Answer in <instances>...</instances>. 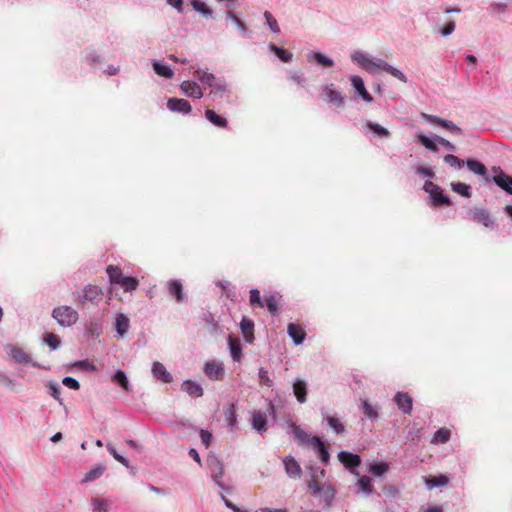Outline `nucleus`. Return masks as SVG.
Returning <instances> with one entry per match:
<instances>
[{"mask_svg":"<svg viewBox=\"0 0 512 512\" xmlns=\"http://www.w3.org/2000/svg\"><path fill=\"white\" fill-rule=\"evenodd\" d=\"M495 183L508 194H512V177L500 173L499 175L494 176Z\"/></svg>","mask_w":512,"mask_h":512,"instance_id":"obj_43","label":"nucleus"},{"mask_svg":"<svg viewBox=\"0 0 512 512\" xmlns=\"http://www.w3.org/2000/svg\"><path fill=\"white\" fill-rule=\"evenodd\" d=\"M166 288L170 296L177 303H182L187 299V295L183 290V283L180 279H171L166 282Z\"/></svg>","mask_w":512,"mask_h":512,"instance_id":"obj_12","label":"nucleus"},{"mask_svg":"<svg viewBox=\"0 0 512 512\" xmlns=\"http://www.w3.org/2000/svg\"><path fill=\"white\" fill-rule=\"evenodd\" d=\"M44 342L49 346L51 350H57L61 345L60 338L53 333H46L44 335Z\"/></svg>","mask_w":512,"mask_h":512,"instance_id":"obj_56","label":"nucleus"},{"mask_svg":"<svg viewBox=\"0 0 512 512\" xmlns=\"http://www.w3.org/2000/svg\"><path fill=\"white\" fill-rule=\"evenodd\" d=\"M293 394L295 395L297 401L300 404H303L307 401L308 394V385L306 381L303 379L297 378L294 380L292 384Z\"/></svg>","mask_w":512,"mask_h":512,"instance_id":"obj_26","label":"nucleus"},{"mask_svg":"<svg viewBox=\"0 0 512 512\" xmlns=\"http://www.w3.org/2000/svg\"><path fill=\"white\" fill-rule=\"evenodd\" d=\"M308 488L312 490V494L315 497H320L327 507L333 505L336 491L331 484H319L317 481L311 480L308 482Z\"/></svg>","mask_w":512,"mask_h":512,"instance_id":"obj_6","label":"nucleus"},{"mask_svg":"<svg viewBox=\"0 0 512 512\" xmlns=\"http://www.w3.org/2000/svg\"><path fill=\"white\" fill-rule=\"evenodd\" d=\"M130 328V319L124 313H117L115 315V330L119 338H124Z\"/></svg>","mask_w":512,"mask_h":512,"instance_id":"obj_25","label":"nucleus"},{"mask_svg":"<svg viewBox=\"0 0 512 512\" xmlns=\"http://www.w3.org/2000/svg\"><path fill=\"white\" fill-rule=\"evenodd\" d=\"M203 372L210 380H222L225 375L224 364L216 360L207 361L203 366Z\"/></svg>","mask_w":512,"mask_h":512,"instance_id":"obj_9","label":"nucleus"},{"mask_svg":"<svg viewBox=\"0 0 512 512\" xmlns=\"http://www.w3.org/2000/svg\"><path fill=\"white\" fill-rule=\"evenodd\" d=\"M181 390L193 398L202 397L204 394L202 386L198 382L191 379H186L182 382Z\"/></svg>","mask_w":512,"mask_h":512,"instance_id":"obj_24","label":"nucleus"},{"mask_svg":"<svg viewBox=\"0 0 512 512\" xmlns=\"http://www.w3.org/2000/svg\"><path fill=\"white\" fill-rule=\"evenodd\" d=\"M364 128L372 132L376 137L381 139H387L390 137V132L387 128L381 126L378 123L367 121Z\"/></svg>","mask_w":512,"mask_h":512,"instance_id":"obj_35","label":"nucleus"},{"mask_svg":"<svg viewBox=\"0 0 512 512\" xmlns=\"http://www.w3.org/2000/svg\"><path fill=\"white\" fill-rule=\"evenodd\" d=\"M267 47L270 52L274 53L275 56L284 63L290 62L293 58V54L291 52L275 45L274 43H269Z\"/></svg>","mask_w":512,"mask_h":512,"instance_id":"obj_38","label":"nucleus"},{"mask_svg":"<svg viewBox=\"0 0 512 512\" xmlns=\"http://www.w3.org/2000/svg\"><path fill=\"white\" fill-rule=\"evenodd\" d=\"M102 331V326L100 323L92 322L86 326V332L92 337H99Z\"/></svg>","mask_w":512,"mask_h":512,"instance_id":"obj_63","label":"nucleus"},{"mask_svg":"<svg viewBox=\"0 0 512 512\" xmlns=\"http://www.w3.org/2000/svg\"><path fill=\"white\" fill-rule=\"evenodd\" d=\"M389 464L383 461H373L368 465V471L374 476L381 477L389 471Z\"/></svg>","mask_w":512,"mask_h":512,"instance_id":"obj_39","label":"nucleus"},{"mask_svg":"<svg viewBox=\"0 0 512 512\" xmlns=\"http://www.w3.org/2000/svg\"><path fill=\"white\" fill-rule=\"evenodd\" d=\"M205 118L214 126L219 128H227L228 121L225 117L218 115L214 110L207 108L205 110Z\"/></svg>","mask_w":512,"mask_h":512,"instance_id":"obj_33","label":"nucleus"},{"mask_svg":"<svg viewBox=\"0 0 512 512\" xmlns=\"http://www.w3.org/2000/svg\"><path fill=\"white\" fill-rule=\"evenodd\" d=\"M351 59L370 74H376L378 70H383L403 83L408 81L407 76L400 69L381 58L369 57L363 51H354L351 54Z\"/></svg>","mask_w":512,"mask_h":512,"instance_id":"obj_1","label":"nucleus"},{"mask_svg":"<svg viewBox=\"0 0 512 512\" xmlns=\"http://www.w3.org/2000/svg\"><path fill=\"white\" fill-rule=\"evenodd\" d=\"M151 372L153 377L165 384L171 383L173 381L172 374L167 371L166 367L158 361H154L152 363Z\"/></svg>","mask_w":512,"mask_h":512,"instance_id":"obj_17","label":"nucleus"},{"mask_svg":"<svg viewBox=\"0 0 512 512\" xmlns=\"http://www.w3.org/2000/svg\"><path fill=\"white\" fill-rule=\"evenodd\" d=\"M118 285L125 292H131L137 289L139 285V280L133 276H124L123 278H121V281L118 283Z\"/></svg>","mask_w":512,"mask_h":512,"instance_id":"obj_44","label":"nucleus"},{"mask_svg":"<svg viewBox=\"0 0 512 512\" xmlns=\"http://www.w3.org/2000/svg\"><path fill=\"white\" fill-rule=\"evenodd\" d=\"M258 378L262 385H265L267 387L273 386V381L271 380L269 376L268 370H266L264 367H261L258 371Z\"/></svg>","mask_w":512,"mask_h":512,"instance_id":"obj_59","label":"nucleus"},{"mask_svg":"<svg viewBox=\"0 0 512 512\" xmlns=\"http://www.w3.org/2000/svg\"><path fill=\"white\" fill-rule=\"evenodd\" d=\"M394 402L403 414L409 415L411 413L413 408V399L408 393L397 392L394 396Z\"/></svg>","mask_w":512,"mask_h":512,"instance_id":"obj_19","label":"nucleus"},{"mask_svg":"<svg viewBox=\"0 0 512 512\" xmlns=\"http://www.w3.org/2000/svg\"><path fill=\"white\" fill-rule=\"evenodd\" d=\"M106 448L108 450V452L112 455V457L118 461L119 463H121L122 465H124L126 468H129L130 467V462L129 460L122 456L121 454H119L117 452V450L115 449V447L111 444V443H107L106 444Z\"/></svg>","mask_w":512,"mask_h":512,"instance_id":"obj_54","label":"nucleus"},{"mask_svg":"<svg viewBox=\"0 0 512 512\" xmlns=\"http://www.w3.org/2000/svg\"><path fill=\"white\" fill-rule=\"evenodd\" d=\"M357 486L358 490L367 496L372 495L375 492L372 485V479L369 476H359Z\"/></svg>","mask_w":512,"mask_h":512,"instance_id":"obj_42","label":"nucleus"},{"mask_svg":"<svg viewBox=\"0 0 512 512\" xmlns=\"http://www.w3.org/2000/svg\"><path fill=\"white\" fill-rule=\"evenodd\" d=\"M52 317L60 326L71 327L78 321L79 314L71 306L63 305L53 309Z\"/></svg>","mask_w":512,"mask_h":512,"instance_id":"obj_5","label":"nucleus"},{"mask_svg":"<svg viewBox=\"0 0 512 512\" xmlns=\"http://www.w3.org/2000/svg\"><path fill=\"white\" fill-rule=\"evenodd\" d=\"M351 85L353 86L355 93L362 98L364 102L371 103L373 101V97L367 91L365 87V83L363 79L358 75H353L350 78Z\"/></svg>","mask_w":512,"mask_h":512,"instance_id":"obj_16","label":"nucleus"},{"mask_svg":"<svg viewBox=\"0 0 512 512\" xmlns=\"http://www.w3.org/2000/svg\"><path fill=\"white\" fill-rule=\"evenodd\" d=\"M251 425L252 428L259 434L266 432L268 429L266 413L261 411H253L251 414Z\"/></svg>","mask_w":512,"mask_h":512,"instance_id":"obj_23","label":"nucleus"},{"mask_svg":"<svg viewBox=\"0 0 512 512\" xmlns=\"http://www.w3.org/2000/svg\"><path fill=\"white\" fill-rule=\"evenodd\" d=\"M264 307H266L271 315H276L278 313V304L279 301L277 297L273 294L266 295L264 298Z\"/></svg>","mask_w":512,"mask_h":512,"instance_id":"obj_49","label":"nucleus"},{"mask_svg":"<svg viewBox=\"0 0 512 512\" xmlns=\"http://www.w3.org/2000/svg\"><path fill=\"white\" fill-rule=\"evenodd\" d=\"M322 417L326 421L327 425L337 434L342 435L345 431L344 424L336 417L322 412Z\"/></svg>","mask_w":512,"mask_h":512,"instance_id":"obj_34","label":"nucleus"},{"mask_svg":"<svg viewBox=\"0 0 512 512\" xmlns=\"http://www.w3.org/2000/svg\"><path fill=\"white\" fill-rule=\"evenodd\" d=\"M338 460L351 474L359 476L358 468L361 465L360 455L342 450L338 453Z\"/></svg>","mask_w":512,"mask_h":512,"instance_id":"obj_8","label":"nucleus"},{"mask_svg":"<svg viewBox=\"0 0 512 512\" xmlns=\"http://www.w3.org/2000/svg\"><path fill=\"white\" fill-rule=\"evenodd\" d=\"M103 291L100 287L92 284H88L83 288L82 294L79 295V301L81 304L86 302L98 303L102 300Z\"/></svg>","mask_w":512,"mask_h":512,"instance_id":"obj_11","label":"nucleus"},{"mask_svg":"<svg viewBox=\"0 0 512 512\" xmlns=\"http://www.w3.org/2000/svg\"><path fill=\"white\" fill-rule=\"evenodd\" d=\"M193 9L207 19L214 18L213 10L201 0H190Z\"/></svg>","mask_w":512,"mask_h":512,"instance_id":"obj_37","label":"nucleus"},{"mask_svg":"<svg viewBox=\"0 0 512 512\" xmlns=\"http://www.w3.org/2000/svg\"><path fill=\"white\" fill-rule=\"evenodd\" d=\"M167 108L175 113L189 114L192 107L186 99L183 98H169L167 100Z\"/></svg>","mask_w":512,"mask_h":512,"instance_id":"obj_18","label":"nucleus"},{"mask_svg":"<svg viewBox=\"0 0 512 512\" xmlns=\"http://www.w3.org/2000/svg\"><path fill=\"white\" fill-rule=\"evenodd\" d=\"M362 412L364 415L372 421H376L378 419V410L373 407L368 400H364L361 405Z\"/></svg>","mask_w":512,"mask_h":512,"instance_id":"obj_51","label":"nucleus"},{"mask_svg":"<svg viewBox=\"0 0 512 512\" xmlns=\"http://www.w3.org/2000/svg\"><path fill=\"white\" fill-rule=\"evenodd\" d=\"M180 89L187 97L194 99H201L203 97L202 89L195 81H183L180 84Z\"/></svg>","mask_w":512,"mask_h":512,"instance_id":"obj_22","label":"nucleus"},{"mask_svg":"<svg viewBox=\"0 0 512 512\" xmlns=\"http://www.w3.org/2000/svg\"><path fill=\"white\" fill-rule=\"evenodd\" d=\"M415 173L423 178H428V180L435 178V171L427 165H417L414 167Z\"/></svg>","mask_w":512,"mask_h":512,"instance_id":"obj_53","label":"nucleus"},{"mask_svg":"<svg viewBox=\"0 0 512 512\" xmlns=\"http://www.w3.org/2000/svg\"><path fill=\"white\" fill-rule=\"evenodd\" d=\"M416 138L421 145L432 152L439 150L438 145H442L448 151H456V146L452 142L436 134L426 136L423 133H419L416 135Z\"/></svg>","mask_w":512,"mask_h":512,"instance_id":"obj_4","label":"nucleus"},{"mask_svg":"<svg viewBox=\"0 0 512 512\" xmlns=\"http://www.w3.org/2000/svg\"><path fill=\"white\" fill-rule=\"evenodd\" d=\"M106 273L108 275L109 281L111 284H117L121 281L125 275L123 274L121 268L114 265H109L106 268Z\"/></svg>","mask_w":512,"mask_h":512,"instance_id":"obj_45","label":"nucleus"},{"mask_svg":"<svg viewBox=\"0 0 512 512\" xmlns=\"http://www.w3.org/2000/svg\"><path fill=\"white\" fill-rule=\"evenodd\" d=\"M207 467L210 471L212 480L221 490H228L229 488L224 485L221 478L224 475L223 462L214 454H209L206 459Z\"/></svg>","mask_w":512,"mask_h":512,"instance_id":"obj_7","label":"nucleus"},{"mask_svg":"<svg viewBox=\"0 0 512 512\" xmlns=\"http://www.w3.org/2000/svg\"><path fill=\"white\" fill-rule=\"evenodd\" d=\"M451 438V431L448 428L438 429L432 436L431 443L434 445L446 444Z\"/></svg>","mask_w":512,"mask_h":512,"instance_id":"obj_41","label":"nucleus"},{"mask_svg":"<svg viewBox=\"0 0 512 512\" xmlns=\"http://www.w3.org/2000/svg\"><path fill=\"white\" fill-rule=\"evenodd\" d=\"M104 472H105V466L97 465L84 475V477L82 479V483H88V482L94 481V480L100 478Z\"/></svg>","mask_w":512,"mask_h":512,"instance_id":"obj_46","label":"nucleus"},{"mask_svg":"<svg viewBox=\"0 0 512 512\" xmlns=\"http://www.w3.org/2000/svg\"><path fill=\"white\" fill-rule=\"evenodd\" d=\"M49 394L59 402L61 406H64L63 399L61 398V387L56 381H49L47 384Z\"/></svg>","mask_w":512,"mask_h":512,"instance_id":"obj_50","label":"nucleus"},{"mask_svg":"<svg viewBox=\"0 0 512 512\" xmlns=\"http://www.w3.org/2000/svg\"><path fill=\"white\" fill-rule=\"evenodd\" d=\"M111 380L121 387L123 390L129 392L131 390V385L129 383L128 377L122 369H117L111 377Z\"/></svg>","mask_w":512,"mask_h":512,"instance_id":"obj_36","label":"nucleus"},{"mask_svg":"<svg viewBox=\"0 0 512 512\" xmlns=\"http://www.w3.org/2000/svg\"><path fill=\"white\" fill-rule=\"evenodd\" d=\"M194 76L199 80V82L208 87H212L214 83L218 80V78L207 69L197 68L194 71Z\"/></svg>","mask_w":512,"mask_h":512,"instance_id":"obj_29","label":"nucleus"},{"mask_svg":"<svg viewBox=\"0 0 512 512\" xmlns=\"http://www.w3.org/2000/svg\"><path fill=\"white\" fill-rule=\"evenodd\" d=\"M240 329L242 331V334H243L245 340L251 344L254 341V322H253V320H251L245 316L242 317L241 322H240Z\"/></svg>","mask_w":512,"mask_h":512,"instance_id":"obj_30","label":"nucleus"},{"mask_svg":"<svg viewBox=\"0 0 512 512\" xmlns=\"http://www.w3.org/2000/svg\"><path fill=\"white\" fill-rule=\"evenodd\" d=\"M307 60L309 62H315L318 65L322 66L323 68H330L334 66V60L331 57L319 51H310L307 54Z\"/></svg>","mask_w":512,"mask_h":512,"instance_id":"obj_27","label":"nucleus"},{"mask_svg":"<svg viewBox=\"0 0 512 512\" xmlns=\"http://www.w3.org/2000/svg\"><path fill=\"white\" fill-rule=\"evenodd\" d=\"M249 301H250V304L253 306L257 305L260 308L264 307V302H263L264 300H262L260 291L257 288H252L250 290Z\"/></svg>","mask_w":512,"mask_h":512,"instance_id":"obj_57","label":"nucleus"},{"mask_svg":"<svg viewBox=\"0 0 512 512\" xmlns=\"http://www.w3.org/2000/svg\"><path fill=\"white\" fill-rule=\"evenodd\" d=\"M321 97L328 103L334 104L336 107L344 106V97L341 92L335 89L334 84L324 85L321 88Z\"/></svg>","mask_w":512,"mask_h":512,"instance_id":"obj_10","label":"nucleus"},{"mask_svg":"<svg viewBox=\"0 0 512 512\" xmlns=\"http://www.w3.org/2000/svg\"><path fill=\"white\" fill-rule=\"evenodd\" d=\"M228 348L234 362H239L242 358V345L238 338L228 337Z\"/></svg>","mask_w":512,"mask_h":512,"instance_id":"obj_32","label":"nucleus"},{"mask_svg":"<svg viewBox=\"0 0 512 512\" xmlns=\"http://www.w3.org/2000/svg\"><path fill=\"white\" fill-rule=\"evenodd\" d=\"M92 509L93 512H108L109 505L107 501L95 498L92 501Z\"/></svg>","mask_w":512,"mask_h":512,"instance_id":"obj_60","label":"nucleus"},{"mask_svg":"<svg viewBox=\"0 0 512 512\" xmlns=\"http://www.w3.org/2000/svg\"><path fill=\"white\" fill-rule=\"evenodd\" d=\"M456 24L454 20L446 21L445 24L439 29V33L443 37L451 35L455 30Z\"/></svg>","mask_w":512,"mask_h":512,"instance_id":"obj_62","label":"nucleus"},{"mask_svg":"<svg viewBox=\"0 0 512 512\" xmlns=\"http://www.w3.org/2000/svg\"><path fill=\"white\" fill-rule=\"evenodd\" d=\"M291 79L299 86L305 87L307 80L304 77V73L301 71H293L290 73Z\"/></svg>","mask_w":512,"mask_h":512,"instance_id":"obj_64","label":"nucleus"},{"mask_svg":"<svg viewBox=\"0 0 512 512\" xmlns=\"http://www.w3.org/2000/svg\"><path fill=\"white\" fill-rule=\"evenodd\" d=\"M264 18H265L266 24L268 25L271 32H273L275 34H279L281 32V29H280V26H279L277 20L269 11L264 12Z\"/></svg>","mask_w":512,"mask_h":512,"instance_id":"obj_55","label":"nucleus"},{"mask_svg":"<svg viewBox=\"0 0 512 512\" xmlns=\"http://www.w3.org/2000/svg\"><path fill=\"white\" fill-rule=\"evenodd\" d=\"M225 420L229 428L232 430L237 425L236 405L231 403L224 412Z\"/></svg>","mask_w":512,"mask_h":512,"instance_id":"obj_47","label":"nucleus"},{"mask_svg":"<svg viewBox=\"0 0 512 512\" xmlns=\"http://www.w3.org/2000/svg\"><path fill=\"white\" fill-rule=\"evenodd\" d=\"M211 88L213 89L208 94V97H210L213 101L228 97L230 94V89L228 88L225 80L221 78H218V80Z\"/></svg>","mask_w":512,"mask_h":512,"instance_id":"obj_20","label":"nucleus"},{"mask_svg":"<svg viewBox=\"0 0 512 512\" xmlns=\"http://www.w3.org/2000/svg\"><path fill=\"white\" fill-rule=\"evenodd\" d=\"M444 162L455 170H460L464 167L465 161L455 156L454 154H447L443 157Z\"/></svg>","mask_w":512,"mask_h":512,"instance_id":"obj_52","label":"nucleus"},{"mask_svg":"<svg viewBox=\"0 0 512 512\" xmlns=\"http://www.w3.org/2000/svg\"><path fill=\"white\" fill-rule=\"evenodd\" d=\"M423 190L429 194V204L435 207L452 206V201L444 190L437 184L430 180H426L423 185Z\"/></svg>","mask_w":512,"mask_h":512,"instance_id":"obj_3","label":"nucleus"},{"mask_svg":"<svg viewBox=\"0 0 512 512\" xmlns=\"http://www.w3.org/2000/svg\"><path fill=\"white\" fill-rule=\"evenodd\" d=\"M423 116L428 119L431 123L437 124L450 134L454 136H460L462 134L461 128H459L455 123L450 120L442 119L438 116L423 114Z\"/></svg>","mask_w":512,"mask_h":512,"instance_id":"obj_14","label":"nucleus"},{"mask_svg":"<svg viewBox=\"0 0 512 512\" xmlns=\"http://www.w3.org/2000/svg\"><path fill=\"white\" fill-rule=\"evenodd\" d=\"M73 366L88 372H94L97 369L96 366L88 359L76 361L73 363Z\"/></svg>","mask_w":512,"mask_h":512,"instance_id":"obj_58","label":"nucleus"},{"mask_svg":"<svg viewBox=\"0 0 512 512\" xmlns=\"http://www.w3.org/2000/svg\"><path fill=\"white\" fill-rule=\"evenodd\" d=\"M287 333L295 345L302 344L306 338V332L299 324L290 323L287 327Z\"/></svg>","mask_w":512,"mask_h":512,"instance_id":"obj_28","label":"nucleus"},{"mask_svg":"<svg viewBox=\"0 0 512 512\" xmlns=\"http://www.w3.org/2000/svg\"><path fill=\"white\" fill-rule=\"evenodd\" d=\"M7 353L17 363H20V364H30L31 366H33L35 368H40V369H48V367L42 366L38 362L32 361V359L20 348L10 346L9 350H7Z\"/></svg>","mask_w":512,"mask_h":512,"instance_id":"obj_13","label":"nucleus"},{"mask_svg":"<svg viewBox=\"0 0 512 512\" xmlns=\"http://www.w3.org/2000/svg\"><path fill=\"white\" fill-rule=\"evenodd\" d=\"M152 67L154 72L161 77L171 79L174 76L173 69L163 61L153 60Z\"/></svg>","mask_w":512,"mask_h":512,"instance_id":"obj_31","label":"nucleus"},{"mask_svg":"<svg viewBox=\"0 0 512 512\" xmlns=\"http://www.w3.org/2000/svg\"><path fill=\"white\" fill-rule=\"evenodd\" d=\"M86 62L91 68L95 69L101 64V56L96 52L91 51L86 55Z\"/></svg>","mask_w":512,"mask_h":512,"instance_id":"obj_61","label":"nucleus"},{"mask_svg":"<svg viewBox=\"0 0 512 512\" xmlns=\"http://www.w3.org/2000/svg\"><path fill=\"white\" fill-rule=\"evenodd\" d=\"M423 479H424L425 485L429 489L443 487V486L447 485L449 482V478L444 474H440L433 478L424 476Z\"/></svg>","mask_w":512,"mask_h":512,"instance_id":"obj_40","label":"nucleus"},{"mask_svg":"<svg viewBox=\"0 0 512 512\" xmlns=\"http://www.w3.org/2000/svg\"><path fill=\"white\" fill-rule=\"evenodd\" d=\"M225 17L227 20H231L234 25L238 28L239 33L242 37L251 39L253 32L247 27V25L234 13L232 10L225 11Z\"/></svg>","mask_w":512,"mask_h":512,"instance_id":"obj_21","label":"nucleus"},{"mask_svg":"<svg viewBox=\"0 0 512 512\" xmlns=\"http://www.w3.org/2000/svg\"><path fill=\"white\" fill-rule=\"evenodd\" d=\"M450 186H451V189L455 193H457V194H459V195H461L463 197L470 198L471 195H472V193H471V186L466 184V183H463V182H452L450 184Z\"/></svg>","mask_w":512,"mask_h":512,"instance_id":"obj_48","label":"nucleus"},{"mask_svg":"<svg viewBox=\"0 0 512 512\" xmlns=\"http://www.w3.org/2000/svg\"><path fill=\"white\" fill-rule=\"evenodd\" d=\"M285 473L289 478L297 479L301 477L302 469L299 462L292 456L287 455L282 459Z\"/></svg>","mask_w":512,"mask_h":512,"instance_id":"obj_15","label":"nucleus"},{"mask_svg":"<svg viewBox=\"0 0 512 512\" xmlns=\"http://www.w3.org/2000/svg\"><path fill=\"white\" fill-rule=\"evenodd\" d=\"M287 433L291 434L302 444L312 446L320 461L327 464L330 460V453L325 443L318 436H311L293 421L287 423Z\"/></svg>","mask_w":512,"mask_h":512,"instance_id":"obj_2","label":"nucleus"}]
</instances>
